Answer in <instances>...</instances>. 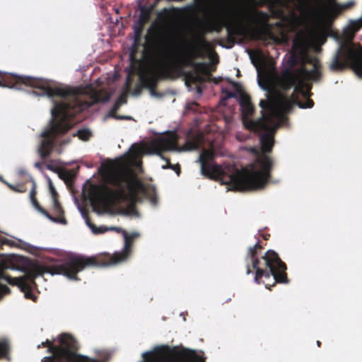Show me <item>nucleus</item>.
I'll return each instance as SVG.
<instances>
[{
    "mask_svg": "<svg viewBox=\"0 0 362 362\" xmlns=\"http://www.w3.org/2000/svg\"><path fill=\"white\" fill-rule=\"evenodd\" d=\"M23 86L40 89V93L33 91L37 95H47L49 98L57 96L62 98V101L55 103L52 109L50 127L40 135L41 140L37 152L42 160H46L52 154L57 137L70 129L69 120L91 107L94 103L86 99L85 90L80 88L51 86L42 79L9 73L3 74L0 76V87L20 90Z\"/></svg>",
    "mask_w": 362,
    "mask_h": 362,
    "instance_id": "obj_1",
    "label": "nucleus"
},
{
    "mask_svg": "<svg viewBox=\"0 0 362 362\" xmlns=\"http://www.w3.org/2000/svg\"><path fill=\"white\" fill-rule=\"evenodd\" d=\"M107 174L110 184L116 187L112 189L106 185H93L89 189V198L94 211L100 214L108 204L114 202H129L136 203L139 199V191L146 193L144 186L137 180H130L121 170L124 167V158L108 160L102 165Z\"/></svg>",
    "mask_w": 362,
    "mask_h": 362,
    "instance_id": "obj_2",
    "label": "nucleus"
},
{
    "mask_svg": "<svg viewBox=\"0 0 362 362\" xmlns=\"http://www.w3.org/2000/svg\"><path fill=\"white\" fill-rule=\"evenodd\" d=\"M257 240H259L257 238ZM263 249L259 240L250 247L245 259L246 274H252L255 271V282L261 283L271 290V287L276 283H288L286 264L280 259L279 255L274 250H269L262 257V261L258 255Z\"/></svg>",
    "mask_w": 362,
    "mask_h": 362,
    "instance_id": "obj_3",
    "label": "nucleus"
},
{
    "mask_svg": "<svg viewBox=\"0 0 362 362\" xmlns=\"http://www.w3.org/2000/svg\"><path fill=\"white\" fill-rule=\"evenodd\" d=\"M163 35L158 28H149L146 36V45L143 52L144 60H137L133 54H131V64L133 67L134 63L139 65L146 64L148 68L140 74L141 83L136 85L132 94L139 95L144 88L149 89L151 94H154L160 80L171 77L175 74L173 66L170 68H156L151 66L155 62L158 52L163 47Z\"/></svg>",
    "mask_w": 362,
    "mask_h": 362,
    "instance_id": "obj_4",
    "label": "nucleus"
},
{
    "mask_svg": "<svg viewBox=\"0 0 362 362\" xmlns=\"http://www.w3.org/2000/svg\"><path fill=\"white\" fill-rule=\"evenodd\" d=\"M346 41L341 42L329 64L334 72L351 69L362 78V16L350 21L344 30Z\"/></svg>",
    "mask_w": 362,
    "mask_h": 362,
    "instance_id": "obj_5",
    "label": "nucleus"
},
{
    "mask_svg": "<svg viewBox=\"0 0 362 362\" xmlns=\"http://www.w3.org/2000/svg\"><path fill=\"white\" fill-rule=\"evenodd\" d=\"M42 347H47L52 354L44 357L42 362H108L110 358V354L103 349L95 352L99 359L80 354L78 341L69 333H62L52 341L47 339L37 346L38 349Z\"/></svg>",
    "mask_w": 362,
    "mask_h": 362,
    "instance_id": "obj_6",
    "label": "nucleus"
},
{
    "mask_svg": "<svg viewBox=\"0 0 362 362\" xmlns=\"http://www.w3.org/2000/svg\"><path fill=\"white\" fill-rule=\"evenodd\" d=\"M206 45L207 42L203 37L197 39L187 53L182 57L179 63L173 66L175 74L185 76L187 86H190L191 83L202 84L208 79L215 83H218L221 81V78H210L211 73L206 63L195 62L196 59L204 58L202 47Z\"/></svg>",
    "mask_w": 362,
    "mask_h": 362,
    "instance_id": "obj_7",
    "label": "nucleus"
},
{
    "mask_svg": "<svg viewBox=\"0 0 362 362\" xmlns=\"http://www.w3.org/2000/svg\"><path fill=\"white\" fill-rule=\"evenodd\" d=\"M260 170H255V165H252V170L244 169L240 171L234 168L233 172L227 175L226 183L235 190H253L263 188L271 177V171L273 168V160L267 155L263 154L255 160Z\"/></svg>",
    "mask_w": 362,
    "mask_h": 362,
    "instance_id": "obj_8",
    "label": "nucleus"
},
{
    "mask_svg": "<svg viewBox=\"0 0 362 362\" xmlns=\"http://www.w3.org/2000/svg\"><path fill=\"white\" fill-rule=\"evenodd\" d=\"M268 93V100H261L259 106L262 109L261 111L262 117L258 120L251 119L255 113V106L252 103L250 96L243 92L240 95V105L241 108V116L244 126L250 130L268 129L269 125L272 124L274 120L279 118V111L276 105L274 103V90Z\"/></svg>",
    "mask_w": 362,
    "mask_h": 362,
    "instance_id": "obj_9",
    "label": "nucleus"
},
{
    "mask_svg": "<svg viewBox=\"0 0 362 362\" xmlns=\"http://www.w3.org/2000/svg\"><path fill=\"white\" fill-rule=\"evenodd\" d=\"M86 222L88 226L91 229L92 232L95 234L104 233L107 231H116L117 233H122L124 238V247L122 251L115 252L113 255L103 254L98 256H91L83 257H78L73 259L74 264H77L81 268L87 267H102L111 266L119 262H122L127 259L132 251V243L129 238H128L127 232L119 227H97L94 225L90 218L86 216Z\"/></svg>",
    "mask_w": 362,
    "mask_h": 362,
    "instance_id": "obj_10",
    "label": "nucleus"
},
{
    "mask_svg": "<svg viewBox=\"0 0 362 362\" xmlns=\"http://www.w3.org/2000/svg\"><path fill=\"white\" fill-rule=\"evenodd\" d=\"M257 27L248 29L242 23H233L227 26V35L229 42L234 43L237 36H243L255 40H276L272 31V25L269 23L270 16L263 11L255 9L253 12Z\"/></svg>",
    "mask_w": 362,
    "mask_h": 362,
    "instance_id": "obj_11",
    "label": "nucleus"
},
{
    "mask_svg": "<svg viewBox=\"0 0 362 362\" xmlns=\"http://www.w3.org/2000/svg\"><path fill=\"white\" fill-rule=\"evenodd\" d=\"M291 66L285 68L276 77L275 84L276 88L281 90H289L294 86L301 85L305 87L304 78H308L312 81H319L322 77L321 64L319 60L314 59L309 62L313 64V69L308 70L305 66L294 68L297 62L294 57H291Z\"/></svg>",
    "mask_w": 362,
    "mask_h": 362,
    "instance_id": "obj_12",
    "label": "nucleus"
},
{
    "mask_svg": "<svg viewBox=\"0 0 362 362\" xmlns=\"http://www.w3.org/2000/svg\"><path fill=\"white\" fill-rule=\"evenodd\" d=\"M142 362H206L196 351L183 346L161 345L142 354Z\"/></svg>",
    "mask_w": 362,
    "mask_h": 362,
    "instance_id": "obj_13",
    "label": "nucleus"
},
{
    "mask_svg": "<svg viewBox=\"0 0 362 362\" xmlns=\"http://www.w3.org/2000/svg\"><path fill=\"white\" fill-rule=\"evenodd\" d=\"M292 94L288 96L286 94L288 90H281L279 88L274 90V103L279 111V118L284 114L292 111L293 105H296L300 108H311L314 102L310 98L311 93L310 90H305L303 86H294Z\"/></svg>",
    "mask_w": 362,
    "mask_h": 362,
    "instance_id": "obj_14",
    "label": "nucleus"
},
{
    "mask_svg": "<svg viewBox=\"0 0 362 362\" xmlns=\"http://www.w3.org/2000/svg\"><path fill=\"white\" fill-rule=\"evenodd\" d=\"M78 257H83V255H74L66 259V260L59 264L51 266H42L40 264H33L30 269L26 276H24L28 281L35 285V279L43 275L44 273H50L51 274H62L71 280H78L77 274L84 269L81 268L77 264L73 263V259Z\"/></svg>",
    "mask_w": 362,
    "mask_h": 362,
    "instance_id": "obj_15",
    "label": "nucleus"
},
{
    "mask_svg": "<svg viewBox=\"0 0 362 362\" xmlns=\"http://www.w3.org/2000/svg\"><path fill=\"white\" fill-rule=\"evenodd\" d=\"M15 260L16 257H13L0 262V279H4L11 286H17L24 293L26 298L35 300V296L32 292L33 284L28 281L25 277L13 278L6 273L7 269H18V267L14 262Z\"/></svg>",
    "mask_w": 362,
    "mask_h": 362,
    "instance_id": "obj_16",
    "label": "nucleus"
},
{
    "mask_svg": "<svg viewBox=\"0 0 362 362\" xmlns=\"http://www.w3.org/2000/svg\"><path fill=\"white\" fill-rule=\"evenodd\" d=\"M176 141L173 137H160L153 140L151 143V148L153 153L166 161V164L165 165H163V168L172 169L176 173L177 175H180L181 173L180 165L178 163L176 165H173L170 163V159L165 158L163 155V152L164 151L175 150L176 148Z\"/></svg>",
    "mask_w": 362,
    "mask_h": 362,
    "instance_id": "obj_17",
    "label": "nucleus"
},
{
    "mask_svg": "<svg viewBox=\"0 0 362 362\" xmlns=\"http://www.w3.org/2000/svg\"><path fill=\"white\" fill-rule=\"evenodd\" d=\"M36 194V183L34 180H32V188L30 192V199L33 206L49 220L61 224L66 223V220L64 217V211L59 200H54V202H53V211L56 215V216H53L46 209L40 206L37 200Z\"/></svg>",
    "mask_w": 362,
    "mask_h": 362,
    "instance_id": "obj_18",
    "label": "nucleus"
},
{
    "mask_svg": "<svg viewBox=\"0 0 362 362\" xmlns=\"http://www.w3.org/2000/svg\"><path fill=\"white\" fill-rule=\"evenodd\" d=\"M215 158L214 153L210 149H204L200 153L198 162L201 164V173L206 177L214 179L215 176L226 177L221 166L211 163Z\"/></svg>",
    "mask_w": 362,
    "mask_h": 362,
    "instance_id": "obj_19",
    "label": "nucleus"
},
{
    "mask_svg": "<svg viewBox=\"0 0 362 362\" xmlns=\"http://www.w3.org/2000/svg\"><path fill=\"white\" fill-rule=\"evenodd\" d=\"M355 5L354 1H349L345 4H339L336 1H331L326 6L324 17L326 21L332 23L335 19L344 11L351 8Z\"/></svg>",
    "mask_w": 362,
    "mask_h": 362,
    "instance_id": "obj_20",
    "label": "nucleus"
},
{
    "mask_svg": "<svg viewBox=\"0 0 362 362\" xmlns=\"http://www.w3.org/2000/svg\"><path fill=\"white\" fill-rule=\"evenodd\" d=\"M158 0H157L153 5L150 6H143L139 5L140 14L137 21L141 22V23L146 24L150 19L151 13L156 5Z\"/></svg>",
    "mask_w": 362,
    "mask_h": 362,
    "instance_id": "obj_21",
    "label": "nucleus"
},
{
    "mask_svg": "<svg viewBox=\"0 0 362 362\" xmlns=\"http://www.w3.org/2000/svg\"><path fill=\"white\" fill-rule=\"evenodd\" d=\"M262 149L264 153H269L272 151L274 145V138L269 134H264L260 138Z\"/></svg>",
    "mask_w": 362,
    "mask_h": 362,
    "instance_id": "obj_22",
    "label": "nucleus"
},
{
    "mask_svg": "<svg viewBox=\"0 0 362 362\" xmlns=\"http://www.w3.org/2000/svg\"><path fill=\"white\" fill-rule=\"evenodd\" d=\"M144 23H141L139 21H136L135 24L134 25V44H139L141 42L142 33L144 28Z\"/></svg>",
    "mask_w": 362,
    "mask_h": 362,
    "instance_id": "obj_23",
    "label": "nucleus"
},
{
    "mask_svg": "<svg viewBox=\"0 0 362 362\" xmlns=\"http://www.w3.org/2000/svg\"><path fill=\"white\" fill-rule=\"evenodd\" d=\"M131 81L132 78L130 76H128L126 80L125 90L121 93V95L116 100L117 103H119L120 105H122V104H125L127 102V93L129 90Z\"/></svg>",
    "mask_w": 362,
    "mask_h": 362,
    "instance_id": "obj_24",
    "label": "nucleus"
},
{
    "mask_svg": "<svg viewBox=\"0 0 362 362\" xmlns=\"http://www.w3.org/2000/svg\"><path fill=\"white\" fill-rule=\"evenodd\" d=\"M11 349L9 341L6 339H0V358H8Z\"/></svg>",
    "mask_w": 362,
    "mask_h": 362,
    "instance_id": "obj_25",
    "label": "nucleus"
},
{
    "mask_svg": "<svg viewBox=\"0 0 362 362\" xmlns=\"http://www.w3.org/2000/svg\"><path fill=\"white\" fill-rule=\"evenodd\" d=\"M77 136L83 141H88L92 136V133L89 129H81L78 130Z\"/></svg>",
    "mask_w": 362,
    "mask_h": 362,
    "instance_id": "obj_26",
    "label": "nucleus"
},
{
    "mask_svg": "<svg viewBox=\"0 0 362 362\" xmlns=\"http://www.w3.org/2000/svg\"><path fill=\"white\" fill-rule=\"evenodd\" d=\"M233 23H240V22H225L223 23H221L220 22H216L214 24L213 30H216V32L219 33L221 31L222 28L224 26L227 29V26Z\"/></svg>",
    "mask_w": 362,
    "mask_h": 362,
    "instance_id": "obj_27",
    "label": "nucleus"
},
{
    "mask_svg": "<svg viewBox=\"0 0 362 362\" xmlns=\"http://www.w3.org/2000/svg\"><path fill=\"white\" fill-rule=\"evenodd\" d=\"M107 116L110 117H112L114 119H129V117L120 116V115H117V111L116 110H113L112 109H110V110L109 111V112L107 114Z\"/></svg>",
    "mask_w": 362,
    "mask_h": 362,
    "instance_id": "obj_28",
    "label": "nucleus"
},
{
    "mask_svg": "<svg viewBox=\"0 0 362 362\" xmlns=\"http://www.w3.org/2000/svg\"><path fill=\"white\" fill-rule=\"evenodd\" d=\"M8 186L12 190H13L15 192H24L26 190L24 185H12L8 184Z\"/></svg>",
    "mask_w": 362,
    "mask_h": 362,
    "instance_id": "obj_29",
    "label": "nucleus"
},
{
    "mask_svg": "<svg viewBox=\"0 0 362 362\" xmlns=\"http://www.w3.org/2000/svg\"><path fill=\"white\" fill-rule=\"evenodd\" d=\"M49 191H50V194H51L52 198L53 199V202H54V200H58V194L50 180H49Z\"/></svg>",
    "mask_w": 362,
    "mask_h": 362,
    "instance_id": "obj_30",
    "label": "nucleus"
},
{
    "mask_svg": "<svg viewBox=\"0 0 362 362\" xmlns=\"http://www.w3.org/2000/svg\"><path fill=\"white\" fill-rule=\"evenodd\" d=\"M10 292H11V290H10V288L7 286L2 285V284H0V298L3 295H6V294L10 293Z\"/></svg>",
    "mask_w": 362,
    "mask_h": 362,
    "instance_id": "obj_31",
    "label": "nucleus"
},
{
    "mask_svg": "<svg viewBox=\"0 0 362 362\" xmlns=\"http://www.w3.org/2000/svg\"><path fill=\"white\" fill-rule=\"evenodd\" d=\"M222 92L226 94V98H233L236 97V93L226 88L223 89Z\"/></svg>",
    "mask_w": 362,
    "mask_h": 362,
    "instance_id": "obj_32",
    "label": "nucleus"
},
{
    "mask_svg": "<svg viewBox=\"0 0 362 362\" xmlns=\"http://www.w3.org/2000/svg\"><path fill=\"white\" fill-rule=\"evenodd\" d=\"M52 162L53 161L52 160L50 163L46 165L47 169L54 173H59V169L52 163Z\"/></svg>",
    "mask_w": 362,
    "mask_h": 362,
    "instance_id": "obj_33",
    "label": "nucleus"
},
{
    "mask_svg": "<svg viewBox=\"0 0 362 362\" xmlns=\"http://www.w3.org/2000/svg\"><path fill=\"white\" fill-rule=\"evenodd\" d=\"M229 82L232 84L233 87L234 88V89L236 90V92H240V86L239 83L235 82V81H233L231 80H229Z\"/></svg>",
    "mask_w": 362,
    "mask_h": 362,
    "instance_id": "obj_34",
    "label": "nucleus"
},
{
    "mask_svg": "<svg viewBox=\"0 0 362 362\" xmlns=\"http://www.w3.org/2000/svg\"><path fill=\"white\" fill-rule=\"evenodd\" d=\"M139 234L138 233L134 232V233H132L131 234H128V233H127V236L128 238H129V240H130L132 242H133V241H134V240L136 238L139 237Z\"/></svg>",
    "mask_w": 362,
    "mask_h": 362,
    "instance_id": "obj_35",
    "label": "nucleus"
},
{
    "mask_svg": "<svg viewBox=\"0 0 362 362\" xmlns=\"http://www.w3.org/2000/svg\"><path fill=\"white\" fill-rule=\"evenodd\" d=\"M120 106L121 105L119 104V103L115 101V103H114V105H113V106H112V107L111 109L113 110L117 111L119 109Z\"/></svg>",
    "mask_w": 362,
    "mask_h": 362,
    "instance_id": "obj_36",
    "label": "nucleus"
},
{
    "mask_svg": "<svg viewBox=\"0 0 362 362\" xmlns=\"http://www.w3.org/2000/svg\"><path fill=\"white\" fill-rule=\"evenodd\" d=\"M190 146L189 148L195 149L197 148V144L196 142H191L188 144Z\"/></svg>",
    "mask_w": 362,
    "mask_h": 362,
    "instance_id": "obj_37",
    "label": "nucleus"
},
{
    "mask_svg": "<svg viewBox=\"0 0 362 362\" xmlns=\"http://www.w3.org/2000/svg\"><path fill=\"white\" fill-rule=\"evenodd\" d=\"M4 243L6 244V245H14V241L13 240H6L4 241Z\"/></svg>",
    "mask_w": 362,
    "mask_h": 362,
    "instance_id": "obj_38",
    "label": "nucleus"
},
{
    "mask_svg": "<svg viewBox=\"0 0 362 362\" xmlns=\"http://www.w3.org/2000/svg\"><path fill=\"white\" fill-rule=\"evenodd\" d=\"M42 163L41 162H36L34 165V166L36 168L41 169Z\"/></svg>",
    "mask_w": 362,
    "mask_h": 362,
    "instance_id": "obj_39",
    "label": "nucleus"
},
{
    "mask_svg": "<svg viewBox=\"0 0 362 362\" xmlns=\"http://www.w3.org/2000/svg\"><path fill=\"white\" fill-rule=\"evenodd\" d=\"M197 93H199V94H202V89L201 88L200 86H197Z\"/></svg>",
    "mask_w": 362,
    "mask_h": 362,
    "instance_id": "obj_40",
    "label": "nucleus"
},
{
    "mask_svg": "<svg viewBox=\"0 0 362 362\" xmlns=\"http://www.w3.org/2000/svg\"><path fill=\"white\" fill-rule=\"evenodd\" d=\"M262 237H263L264 239L267 240L269 238V234H264V235H262Z\"/></svg>",
    "mask_w": 362,
    "mask_h": 362,
    "instance_id": "obj_41",
    "label": "nucleus"
},
{
    "mask_svg": "<svg viewBox=\"0 0 362 362\" xmlns=\"http://www.w3.org/2000/svg\"><path fill=\"white\" fill-rule=\"evenodd\" d=\"M275 25L277 27H280V26H281V23L280 22H277V23H276Z\"/></svg>",
    "mask_w": 362,
    "mask_h": 362,
    "instance_id": "obj_42",
    "label": "nucleus"
},
{
    "mask_svg": "<svg viewBox=\"0 0 362 362\" xmlns=\"http://www.w3.org/2000/svg\"><path fill=\"white\" fill-rule=\"evenodd\" d=\"M156 198L155 197H153L151 198V202H156Z\"/></svg>",
    "mask_w": 362,
    "mask_h": 362,
    "instance_id": "obj_43",
    "label": "nucleus"
},
{
    "mask_svg": "<svg viewBox=\"0 0 362 362\" xmlns=\"http://www.w3.org/2000/svg\"><path fill=\"white\" fill-rule=\"evenodd\" d=\"M317 346H320V345H321V342H320V341H317Z\"/></svg>",
    "mask_w": 362,
    "mask_h": 362,
    "instance_id": "obj_44",
    "label": "nucleus"
},
{
    "mask_svg": "<svg viewBox=\"0 0 362 362\" xmlns=\"http://www.w3.org/2000/svg\"><path fill=\"white\" fill-rule=\"evenodd\" d=\"M264 90H269V87L268 86H266L264 88Z\"/></svg>",
    "mask_w": 362,
    "mask_h": 362,
    "instance_id": "obj_45",
    "label": "nucleus"
},
{
    "mask_svg": "<svg viewBox=\"0 0 362 362\" xmlns=\"http://www.w3.org/2000/svg\"><path fill=\"white\" fill-rule=\"evenodd\" d=\"M3 74H6V73L0 71V76H1Z\"/></svg>",
    "mask_w": 362,
    "mask_h": 362,
    "instance_id": "obj_46",
    "label": "nucleus"
},
{
    "mask_svg": "<svg viewBox=\"0 0 362 362\" xmlns=\"http://www.w3.org/2000/svg\"><path fill=\"white\" fill-rule=\"evenodd\" d=\"M108 100H109V96H107L105 100L107 101Z\"/></svg>",
    "mask_w": 362,
    "mask_h": 362,
    "instance_id": "obj_47",
    "label": "nucleus"
},
{
    "mask_svg": "<svg viewBox=\"0 0 362 362\" xmlns=\"http://www.w3.org/2000/svg\"><path fill=\"white\" fill-rule=\"evenodd\" d=\"M237 75H238V76H239V75H240V71H239V70H238Z\"/></svg>",
    "mask_w": 362,
    "mask_h": 362,
    "instance_id": "obj_48",
    "label": "nucleus"
},
{
    "mask_svg": "<svg viewBox=\"0 0 362 362\" xmlns=\"http://www.w3.org/2000/svg\"><path fill=\"white\" fill-rule=\"evenodd\" d=\"M93 98L95 100V94L94 93V96L93 97Z\"/></svg>",
    "mask_w": 362,
    "mask_h": 362,
    "instance_id": "obj_49",
    "label": "nucleus"
}]
</instances>
